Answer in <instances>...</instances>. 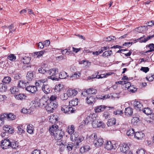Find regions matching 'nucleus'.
<instances>
[{
	"instance_id": "1",
	"label": "nucleus",
	"mask_w": 154,
	"mask_h": 154,
	"mask_svg": "<svg viewBox=\"0 0 154 154\" xmlns=\"http://www.w3.org/2000/svg\"><path fill=\"white\" fill-rule=\"evenodd\" d=\"M58 72V69L57 68H54L47 70V75L49 74L51 75L48 76V78L51 79L53 80H58V78L56 75L57 74Z\"/></svg>"
},
{
	"instance_id": "2",
	"label": "nucleus",
	"mask_w": 154,
	"mask_h": 154,
	"mask_svg": "<svg viewBox=\"0 0 154 154\" xmlns=\"http://www.w3.org/2000/svg\"><path fill=\"white\" fill-rule=\"evenodd\" d=\"M61 110L63 113L68 114L74 113L76 110L74 108L72 107L70 105H67L64 104L61 106Z\"/></svg>"
},
{
	"instance_id": "3",
	"label": "nucleus",
	"mask_w": 154,
	"mask_h": 154,
	"mask_svg": "<svg viewBox=\"0 0 154 154\" xmlns=\"http://www.w3.org/2000/svg\"><path fill=\"white\" fill-rule=\"evenodd\" d=\"M58 105L57 102H50V103L47 104L45 106L46 110L49 112H53V110L57 108Z\"/></svg>"
},
{
	"instance_id": "4",
	"label": "nucleus",
	"mask_w": 154,
	"mask_h": 154,
	"mask_svg": "<svg viewBox=\"0 0 154 154\" xmlns=\"http://www.w3.org/2000/svg\"><path fill=\"white\" fill-rule=\"evenodd\" d=\"M92 124L93 127L95 128L100 127H102L103 128L105 127L104 124L103 122L99 120H97L96 117L95 119H94Z\"/></svg>"
},
{
	"instance_id": "5",
	"label": "nucleus",
	"mask_w": 154,
	"mask_h": 154,
	"mask_svg": "<svg viewBox=\"0 0 154 154\" xmlns=\"http://www.w3.org/2000/svg\"><path fill=\"white\" fill-rule=\"evenodd\" d=\"M11 144L10 142L9 139H5L2 140L1 143V146L2 148L4 149H7L10 147V145Z\"/></svg>"
},
{
	"instance_id": "6",
	"label": "nucleus",
	"mask_w": 154,
	"mask_h": 154,
	"mask_svg": "<svg viewBox=\"0 0 154 154\" xmlns=\"http://www.w3.org/2000/svg\"><path fill=\"white\" fill-rule=\"evenodd\" d=\"M97 90L94 88H90L88 89H85L82 93V95L85 96L86 94L88 95L90 94H95L97 93Z\"/></svg>"
},
{
	"instance_id": "7",
	"label": "nucleus",
	"mask_w": 154,
	"mask_h": 154,
	"mask_svg": "<svg viewBox=\"0 0 154 154\" xmlns=\"http://www.w3.org/2000/svg\"><path fill=\"white\" fill-rule=\"evenodd\" d=\"M51 135L54 136V139L56 140H60L62 138L64 134L63 132L60 130H58L57 132Z\"/></svg>"
},
{
	"instance_id": "8",
	"label": "nucleus",
	"mask_w": 154,
	"mask_h": 154,
	"mask_svg": "<svg viewBox=\"0 0 154 154\" xmlns=\"http://www.w3.org/2000/svg\"><path fill=\"white\" fill-rule=\"evenodd\" d=\"M106 107L113 110L114 109V108L113 107H107L104 105H100L94 108V111L96 113H99L103 111Z\"/></svg>"
},
{
	"instance_id": "9",
	"label": "nucleus",
	"mask_w": 154,
	"mask_h": 154,
	"mask_svg": "<svg viewBox=\"0 0 154 154\" xmlns=\"http://www.w3.org/2000/svg\"><path fill=\"white\" fill-rule=\"evenodd\" d=\"M47 103L46 100L45 98H42L37 101L36 104L41 108L45 107Z\"/></svg>"
},
{
	"instance_id": "10",
	"label": "nucleus",
	"mask_w": 154,
	"mask_h": 154,
	"mask_svg": "<svg viewBox=\"0 0 154 154\" xmlns=\"http://www.w3.org/2000/svg\"><path fill=\"white\" fill-rule=\"evenodd\" d=\"M119 148L120 152L126 154L129 149V146L127 144L125 143L120 145Z\"/></svg>"
},
{
	"instance_id": "11",
	"label": "nucleus",
	"mask_w": 154,
	"mask_h": 154,
	"mask_svg": "<svg viewBox=\"0 0 154 154\" xmlns=\"http://www.w3.org/2000/svg\"><path fill=\"white\" fill-rule=\"evenodd\" d=\"M25 90L32 93H35L37 91V88L35 86H28L26 87Z\"/></svg>"
},
{
	"instance_id": "12",
	"label": "nucleus",
	"mask_w": 154,
	"mask_h": 154,
	"mask_svg": "<svg viewBox=\"0 0 154 154\" xmlns=\"http://www.w3.org/2000/svg\"><path fill=\"white\" fill-rule=\"evenodd\" d=\"M154 37V34L151 35H149L147 37H145V35H143L142 37L137 39L138 41L140 42H145L149 39H150Z\"/></svg>"
},
{
	"instance_id": "13",
	"label": "nucleus",
	"mask_w": 154,
	"mask_h": 154,
	"mask_svg": "<svg viewBox=\"0 0 154 154\" xmlns=\"http://www.w3.org/2000/svg\"><path fill=\"white\" fill-rule=\"evenodd\" d=\"M94 119H95L94 114H90L85 119V124H88L90 122H93Z\"/></svg>"
},
{
	"instance_id": "14",
	"label": "nucleus",
	"mask_w": 154,
	"mask_h": 154,
	"mask_svg": "<svg viewBox=\"0 0 154 154\" xmlns=\"http://www.w3.org/2000/svg\"><path fill=\"white\" fill-rule=\"evenodd\" d=\"M42 91L45 94H48L50 93L51 88L49 86L47 83L43 85L42 87Z\"/></svg>"
},
{
	"instance_id": "15",
	"label": "nucleus",
	"mask_w": 154,
	"mask_h": 154,
	"mask_svg": "<svg viewBox=\"0 0 154 154\" xmlns=\"http://www.w3.org/2000/svg\"><path fill=\"white\" fill-rule=\"evenodd\" d=\"M47 81V79H42L38 80L35 83V85L37 87H42L43 85H45L46 83V82Z\"/></svg>"
},
{
	"instance_id": "16",
	"label": "nucleus",
	"mask_w": 154,
	"mask_h": 154,
	"mask_svg": "<svg viewBox=\"0 0 154 154\" xmlns=\"http://www.w3.org/2000/svg\"><path fill=\"white\" fill-rule=\"evenodd\" d=\"M103 141L102 138H98L93 141V143L96 147L100 146L103 144Z\"/></svg>"
},
{
	"instance_id": "17",
	"label": "nucleus",
	"mask_w": 154,
	"mask_h": 154,
	"mask_svg": "<svg viewBox=\"0 0 154 154\" xmlns=\"http://www.w3.org/2000/svg\"><path fill=\"white\" fill-rule=\"evenodd\" d=\"M134 108L137 110L139 111L142 109L143 105L140 102L138 101H135L134 103Z\"/></svg>"
},
{
	"instance_id": "18",
	"label": "nucleus",
	"mask_w": 154,
	"mask_h": 154,
	"mask_svg": "<svg viewBox=\"0 0 154 154\" xmlns=\"http://www.w3.org/2000/svg\"><path fill=\"white\" fill-rule=\"evenodd\" d=\"M3 116L4 117H7L9 120H13L17 118V116L12 113L4 114H3Z\"/></svg>"
},
{
	"instance_id": "19",
	"label": "nucleus",
	"mask_w": 154,
	"mask_h": 154,
	"mask_svg": "<svg viewBox=\"0 0 154 154\" xmlns=\"http://www.w3.org/2000/svg\"><path fill=\"white\" fill-rule=\"evenodd\" d=\"M148 29L147 26H142L135 29V30L139 33L145 32Z\"/></svg>"
},
{
	"instance_id": "20",
	"label": "nucleus",
	"mask_w": 154,
	"mask_h": 154,
	"mask_svg": "<svg viewBox=\"0 0 154 154\" xmlns=\"http://www.w3.org/2000/svg\"><path fill=\"white\" fill-rule=\"evenodd\" d=\"M95 97L92 96H88L86 99V101L87 103L88 104H91L94 102H95Z\"/></svg>"
},
{
	"instance_id": "21",
	"label": "nucleus",
	"mask_w": 154,
	"mask_h": 154,
	"mask_svg": "<svg viewBox=\"0 0 154 154\" xmlns=\"http://www.w3.org/2000/svg\"><path fill=\"white\" fill-rule=\"evenodd\" d=\"M58 126L57 125L55 124L53 125L49 129V131L51 132V135L54 134V133L57 132V130H59L58 129Z\"/></svg>"
},
{
	"instance_id": "22",
	"label": "nucleus",
	"mask_w": 154,
	"mask_h": 154,
	"mask_svg": "<svg viewBox=\"0 0 154 154\" xmlns=\"http://www.w3.org/2000/svg\"><path fill=\"white\" fill-rule=\"evenodd\" d=\"M144 136V134L142 132H137L135 133L134 137L138 140H141Z\"/></svg>"
},
{
	"instance_id": "23",
	"label": "nucleus",
	"mask_w": 154,
	"mask_h": 154,
	"mask_svg": "<svg viewBox=\"0 0 154 154\" xmlns=\"http://www.w3.org/2000/svg\"><path fill=\"white\" fill-rule=\"evenodd\" d=\"M4 130L7 133L11 134L13 133L14 129L11 126L6 125L3 127Z\"/></svg>"
},
{
	"instance_id": "24",
	"label": "nucleus",
	"mask_w": 154,
	"mask_h": 154,
	"mask_svg": "<svg viewBox=\"0 0 154 154\" xmlns=\"http://www.w3.org/2000/svg\"><path fill=\"white\" fill-rule=\"evenodd\" d=\"M113 144L110 141H107L104 145L105 148L108 150H110L113 148Z\"/></svg>"
},
{
	"instance_id": "25",
	"label": "nucleus",
	"mask_w": 154,
	"mask_h": 154,
	"mask_svg": "<svg viewBox=\"0 0 154 154\" xmlns=\"http://www.w3.org/2000/svg\"><path fill=\"white\" fill-rule=\"evenodd\" d=\"M125 113L126 115L128 116L132 115L133 114V109L130 107L126 108L125 111Z\"/></svg>"
},
{
	"instance_id": "26",
	"label": "nucleus",
	"mask_w": 154,
	"mask_h": 154,
	"mask_svg": "<svg viewBox=\"0 0 154 154\" xmlns=\"http://www.w3.org/2000/svg\"><path fill=\"white\" fill-rule=\"evenodd\" d=\"M69 97L72 96H75L77 93V91L75 89H70L66 91Z\"/></svg>"
},
{
	"instance_id": "27",
	"label": "nucleus",
	"mask_w": 154,
	"mask_h": 154,
	"mask_svg": "<svg viewBox=\"0 0 154 154\" xmlns=\"http://www.w3.org/2000/svg\"><path fill=\"white\" fill-rule=\"evenodd\" d=\"M34 128L33 126L31 124L27 125V131L29 134H33Z\"/></svg>"
},
{
	"instance_id": "28",
	"label": "nucleus",
	"mask_w": 154,
	"mask_h": 154,
	"mask_svg": "<svg viewBox=\"0 0 154 154\" xmlns=\"http://www.w3.org/2000/svg\"><path fill=\"white\" fill-rule=\"evenodd\" d=\"M28 83V82L26 83L22 80H20L18 83V87L22 88H24L25 87L26 88Z\"/></svg>"
},
{
	"instance_id": "29",
	"label": "nucleus",
	"mask_w": 154,
	"mask_h": 154,
	"mask_svg": "<svg viewBox=\"0 0 154 154\" xmlns=\"http://www.w3.org/2000/svg\"><path fill=\"white\" fill-rule=\"evenodd\" d=\"M116 119L114 118H112L108 120L107 125L108 126H112L116 124Z\"/></svg>"
},
{
	"instance_id": "30",
	"label": "nucleus",
	"mask_w": 154,
	"mask_h": 154,
	"mask_svg": "<svg viewBox=\"0 0 154 154\" xmlns=\"http://www.w3.org/2000/svg\"><path fill=\"white\" fill-rule=\"evenodd\" d=\"M90 149V146L88 145H85L83 147H81L80 149V152L82 153L86 152Z\"/></svg>"
},
{
	"instance_id": "31",
	"label": "nucleus",
	"mask_w": 154,
	"mask_h": 154,
	"mask_svg": "<svg viewBox=\"0 0 154 154\" xmlns=\"http://www.w3.org/2000/svg\"><path fill=\"white\" fill-rule=\"evenodd\" d=\"M112 54V53L111 50L106 51L103 52L101 55V56L104 57H108L109 56H110Z\"/></svg>"
},
{
	"instance_id": "32",
	"label": "nucleus",
	"mask_w": 154,
	"mask_h": 154,
	"mask_svg": "<svg viewBox=\"0 0 154 154\" xmlns=\"http://www.w3.org/2000/svg\"><path fill=\"white\" fill-rule=\"evenodd\" d=\"M16 99L18 100H22L23 99H25L26 96L23 94H20L15 96Z\"/></svg>"
},
{
	"instance_id": "33",
	"label": "nucleus",
	"mask_w": 154,
	"mask_h": 154,
	"mask_svg": "<svg viewBox=\"0 0 154 154\" xmlns=\"http://www.w3.org/2000/svg\"><path fill=\"white\" fill-rule=\"evenodd\" d=\"M142 111L147 115H150L152 113V110L149 107L144 108L142 110Z\"/></svg>"
},
{
	"instance_id": "34",
	"label": "nucleus",
	"mask_w": 154,
	"mask_h": 154,
	"mask_svg": "<svg viewBox=\"0 0 154 154\" xmlns=\"http://www.w3.org/2000/svg\"><path fill=\"white\" fill-rule=\"evenodd\" d=\"M68 76V75H67V73L66 72L63 71L59 73V78L60 79H64Z\"/></svg>"
},
{
	"instance_id": "35",
	"label": "nucleus",
	"mask_w": 154,
	"mask_h": 154,
	"mask_svg": "<svg viewBox=\"0 0 154 154\" xmlns=\"http://www.w3.org/2000/svg\"><path fill=\"white\" fill-rule=\"evenodd\" d=\"M33 78V75L32 72L29 71L28 72L26 75V79L29 81H31Z\"/></svg>"
},
{
	"instance_id": "36",
	"label": "nucleus",
	"mask_w": 154,
	"mask_h": 154,
	"mask_svg": "<svg viewBox=\"0 0 154 154\" xmlns=\"http://www.w3.org/2000/svg\"><path fill=\"white\" fill-rule=\"evenodd\" d=\"M18 129L17 133L20 134H21L24 133V131L23 128V126L21 125H19L17 126Z\"/></svg>"
},
{
	"instance_id": "37",
	"label": "nucleus",
	"mask_w": 154,
	"mask_h": 154,
	"mask_svg": "<svg viewBox=\"0 0 154 154\" xmlns=\"http://www.w3.org/2000/svg\"><path fill=\"white\" fill-rule=\"evenodd\" d=\"M69 103L71 105H70L71 106L77 105L78 104V99L75 98V99H72L69 102Z\"/></svg>"
},
{
	"instance_id": "38",
	"label": "nucleus",
	"mask_w": 154,
	"mask_h": 154,
	"mask_svg": "<svg viewBox=\"0 0 154 154\" xmlns=\"http://www.w3.org/2000/svg\"><path fill=\"white\" fill-rule=\"evenodd\" d=\"M7 89V86L4 84H0V92H5Z\"/></svg>"
},
{
	"instance_id": "39",
	"label": "nucleus",
	"mask_w": 154,
	"mask_h": 154,
	"mask_svg": "<svg viewBox=\"0 0 154 154\" xmlns=\"http://www.w3.org/2000/svg\"><path fill=\"white\" fill-rule=\"evenodd\" d=\"M31 58L30 57H25L21 59V61L23 63L28 64Z\"/></svg>"
},
{
	"instance_id": "40",
	"label": "nucleus",
	"mask_w": 154,
	"mask_h": 154,
	"mask_svg": "<svg viewBox=\"0 0 154 154\" xmlns=\"http://www.w3.org/2000/svg\"><path fill=\"white\" fill-rule=\"evenodd\" d=\"M135 133L134 129L133 128H131L127 131L126 134L128 136H132L134 134V135Z\"/></svg>"
},
{
	"instance_id": "41",
	"label": "nucleus",
	"mask_w": 154,
	"mask_h": 154,
	"mask_svg": "<svg viewBox=\"0 0 154 154\" xmlns=\"http://www.w3.org/2000/svg\"><path fill=\"white\" fill-rule=\"evenodd\" d=\"M81 75V74L80 73H79V72H75L73 75L70 76V78H74V79H72V80H73L74 79H75L79 78L80 76Z\"/></svg>"
},
{
	"instance_id": "42",
	"label": "nucleus",
	"mask_w": 154,
	"mask_h": 154,
	"mask_svg": "<svg viewBox=\"0 0 154 154\" xmlns=\"http://www.w3.org/2000/svg\"><path fill=\"white\" fill-rule=\"evenodd\" d=\"M11 80V77L8 76H6L4 77L2 80V82L5 84H9Z\"/></svg>"
},
{
	"instance_id": "43",
	"label": "nucleus",
	"mask_w": 154,
	"mask_h": 154,
	"mask_svg": "<svg viewBox=\"0 0 154 154\" xmlns=\"http://www.w3.org/2000/svg\"><path fill=\"white\" fill-rule=\"evenodd\" d=\"M67 131L68 133L71 135L74 132V126L72 125L71 126H69Z\"/></svg>"
},
{
	"instance_id": "44",
	"label": "nucleus",
	"mask_w": 154,
	"mask_h": 154,
	"mask_svg": "<svg viewBox=\"0 0 154 154\" xmlns=\"http://www.w3.org/2000/svg\"><path fill=\"white\" fill-rule=\"evenodd\" d=\"M79 135L78 133L75 132L74 134L73 133L71 135V138L73 140L76 141L78 140V138Z\"/></svg>"
},
{
	"instance_id": "45",
	"label": "nucleus",
	"mask_w": 154,
	"mask_h": 154,
	"mask_svg": "<svg viewBox=\"0 0 154 154\" xmlns=\"http://www.w3.org/2000/svg\"><path fill=\"white\" fill-rule=\"evenodd\" d=\"M99 73V72H96L95 73V74L93 75H92L91 76H90L88 77V80H91L92 79L94 78H98V79H100V78H102V77L101 76H100V77L99 76V77H98L97 75H98Z\"/></svg>"
},
{
	"instance_id": "46",
	"label": "nucleus",
	"mask_w": 154,
	"mask_h": 154,
	"mask_svg": "<svg viewBox=\"0 0 154 154\" xmlns=\"http://www.w3.org/2000/svg\"><path fill=\"white\" fill-rule=\"evenodd\" d=\"M139 121V119L138 117H134L131 120V123L133 125H136Z\"/></svg>"
},
{
	"instance_id": "47",
	"label": "nucleus",
	"mask_w": 154,
	"mask_h": 154,
	"mask_svg": "<svg viewBox=\"0 0 154 154\" xmlns=\"http://www.w3.org/2000/svg\"><path fill=\"white\" fill-rule=\"evenodd\" d=\"M57 121V116H55L53 115L50 116L49 119V121L51 123H54Z\"/></svg>"
},
{
	"instance_id": "48",
	"label": "nucleus",
	"mask_w": 154,
	"mask_h": 154,
	"mask_svg": "<svg viewBox=\"0 0 154 154\" xmlns=\"http://www.w3.org/2000/svg\"><path fill=\"white\" fill-rule=\"evenodd\" d=\"M45 52V51L43 50L36 52H35L34 53L35 55L37 56V57L38 58H39L44 54Z\"/></svg>"
},
{
	"instance_id": "49",
	"label": "nucleus",
	"mask_w": 154,
	"mask_h": 154,
	"mask_svg": "<svg viewBox=\"0 0 154 154\" xmlns=\"http://www.w3.org/2000/svg\"><path fill=\"white\" fill-rule=\"evenodd\" d=\"M16 57L14 54H10L8 56V59L11 61H14L16 59Z\"/></svg>"
},
{
	"instance_id": "50",
	"label": "nucleus",
	"mask_w": 154,
	"mask_h": 154,
	"mask_svg": "<svg viewBox=\"0 0 154 154\" xmlns=\"http://www.w3.org/2000/svg\"><path fill=\"white\" fill-rule=\"evenodd\" d=\"M69 97V96L68 95L67 92L63 94H62L60 96V98L63 100H64L67 99Z\"/></svg>"
},
{
	"instance_id": "51",
	"label": "nucleus",
	"mask_w": 154,
	"mask_h": 154,
	"mask_svg": "<svg viewBox=\"0 0 154 154\" xmlns=\"http://www.w3.org/2000/svg\"><path fill=\"white\" fill-rule=\"evenodd\" d=\"M57 98V97L56 95H51L50 98H49V101L50 102H53L54 103H55V102H57L56 100Z\"/></svg>"
},
{
	"instance_id": "52",
	"label": "nucleus",
	"mask_w": 154,
	"mask_h": 154,
	"mask_svg": "<svg viewBox=\"0 0 154 154\" xmlns=\"http://www.w3.org/2000/svg\"><path fill=\"white\" fill-rule=\"evenodd\" d=\"M5 27H7L9 29L10 31L9 32L13 33L15 30V29L14 28L13 24H11L10 26H8V27L5 26Z\"/></svg>"
},
{
	"instance_id": "53",
	"label": "nucleus",
	"mask_w": 154,
	"mask_h": 154,
	"mask_svg": "<svg viewBox=\"0 0 154 154\" xmlns=\"http://www.w3.org/2000/svg\"><path fill=\"white\" fill-rule=\"evenodd\" d=\"M11 147L13 149H17L18 147V145L15 142H11V144L10 145V147Z\"/></svg>"
},
{
	"instance_id": "54",
	"label": "nucleus",
	"mask_w": 154,
	"mask_h": 154,
	"mask_svg": "<svg viewBox=\"0 0 154 154\" xmlns=\"http://www.w3.org/2000/svg\"><path fill=\"white\" fill-rule=\"evenodd\" d=\"M149 48V50L148 51V52H150L154 51V44H150L147 46Z\"/></svg>"
},
{
	"instance_id": "55",
	"label": "nucleus",
	"mask_w": 154,
	"mask_h": 154,
	"mask_svg": "<svg viewBox=\"0 0 154 154\" xmlns=\"http://www.w3.org/2000/svg\"><path fill=\"white\" fill-rule=\"evenodd\" d=\"M84 138L83 136H80L77 140L76 143V147L79 145V143L84 140Z\"/></svg>"
},
{
	"instance_id": "56",
	"label": "nucleus",
	"mask_w": 154,
	"mask_h": 154,
	"mask_svg": "<svg viewBox=\"0 0 154 154\" xmlns=\"http://www.w3.org/2000/svg\"><path fill=\"white\" fill-rule=\"evenodd\" d=\"M128 91L132 93L134 92L137 90V89L134 87V85H132L129 87Z\"/></svg>"
},
{
	"instance_id": "57",
	"label": "nucleus",
	"mask_w": 154,
	"mask_h": 154,
	"mask_svg": "<svg viewBox=\"0 0 154 154\" xmlns=\"http://www.w3.org/2000/svg\"><path fill=\"white\" fill-rule=\"evenodd\" d=\"M18 89L16 87H12L10 89V91L12 94H14L18 91Z\"/></svg>"
},
{
	"instance_id": "58",
	"label": "nucleus",
	"mask_w": 154,
	"mask_h": 154,
	"mask_svg": "<svg viewBox=\"0 0 154 154\" xmlns=\"http://www.w3.org/2000/svg\"><path fill=\"white\" fill-rule=\"evenodd\" d=\"M73 147V144L71 143H69L66 146L67 149L70 151L72 150V148Z\"/></svg>"
},
{
	"instance_id": "59",
	"label": "nucleus",
	"mask_w": 154,
	"mask_h": 154,
	"mask_svg": "<svg viewBox=\"0 0 154 154\" xmlns=\"http://www.w3.org/2000/svg\"><path fill=\"white\" fill-rule=\"evenodd\" d=\"M38 71L39 73L43 74L45 73L46 75H47L48 74V73H47V70H45V69H44L42 68H39V69L38 70Z\"/></svg>"
},
{
	"instance_id": "60",
	"label": "nucleus",
	"mask_w": 154,
	"mask_h": 154,
	"mask_svg": "<svg viewBox=\"0 0 154 154\" xmlns=\"http://www.w3.org/2000/svg\"><path fill=\"white\" fill-rule=\"evenodd\" d=\"M103 116L105 119H108L110 117V114L108 112H104L103 113Z\"/></svg>"
},
{
	"instance_id": "61",
	"label": "nucleus",
	"mask_w": 154,
	"mask_h": 154,
	"mask_svg": "<svg viewBox=\"0 0 154 154\" xmlns=\"http://www.w3.org/2000/svg\"><path fill=\"white\" fill-rule=\"evenodd\" d=\"M113 113L116 115H121L123 114V112L122 110H117L114 111H113Z\"/></svg>"
},
{
	"instance_id": "62",
	"label": "nucleus",
	"mask_w": 154,
	"mask_h": 154,
	"mask_svg": "<svg viewBox=\"0 0 154 154\" xmlns=\"http://www.w3.org/2000/svg\"><path fill=\"white\" fill-rule=\"evenodd\" d=\"M90 138L93 141L97 139V135L96 134L94 133L92 134L90 136Z\"/></svg>"
},
{
	"instance_id": "63",
	"label": "nucleus",
	"mask_w": 154,
	"mask_h": 154,
	"mask_svg": "<svg viewBox=\"0 0 154 154\" xmlns=\"http://www.w3.org/2000/svg\"><path fill=\"white\" fill-rule=\"evenodd\" d=\"M140 70L145 73H146L149 71V69L148 67H142L140 69Z\"/></svg>"
},
{
	"instance_id": "64",
	"label": "nucleus",
	"mask_w": 154,
	"mask_h": 154,
	"mask_svg": "<svg viewBox=\"0 0 154 154\" xmlns=\"http://www.w3.org/2000/svg\"><path fill=\"white\" fill-rule=\"evenodd\" d=\"M137 154H145L144 150L143 149H140L136 152Z\"/></svg>"
}]
</instances>
